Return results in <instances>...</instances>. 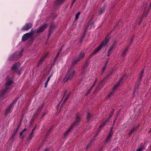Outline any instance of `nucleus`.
Here are the masks:
<instances>
[{
    "label": "nucleus",
    "instance_id": "f257e3e1",
    "mask_svg": "<svg viewBox=\"0 0 151 151\" xmlns=\"http://www.w3.org/2000/svg\"><path fill=\"white\" fill-rule=\"evenodd\" d=\"M6 81L5 84V87L0 92V96L3 98H4V96L6 94L10 91L12 88L10 86L14 83V81L11 80L10 77L9 76H7L6 77Z\"/></svg>",
    "mask_w": 151,
    "mask_h": 151
},
{
    "label": "nucleus",
    "instance_id": "f03ea898",
    "mask_svg": "<svg viewBox=\"0 0 151 151\" xmlns=\"http://www.w3.org/2000/svg\"><path fill=\"white\" fill-rule=\"evenodd\" d=\"M73 69L69 68L68 69L67 73L66 74L65 79V81L68 80H71L75 76L76 72L74 70H73Z\"/></svg>",
    "mask_w": 151,
    "mask_h": 151
},
{
    "label": "nucleus",
    "instance_id": "7ed1b4c3",
    "mask_svg": "<svg viewBox=\"0 0 151 151\" xmlns=\"http://www.w3.org/2000/svg\"><path fill=\"white\" fill-rule=\"evenodd\" d=\"M108 42V39L106 38L105 40L103 41L100 45L98 47H97L93 52L91 54L90 57L94 56L99 51L103 46H105Z\"/></svg>",
    "mask_w": 151,
    "mask_h": 151
},
{
    "label": "nucleus",
    "instance_id": "20e7f679",
    "mask_svg": "<svg viewBox=\"0 0 151 151\" xmlns=\"http://www.w3.org/2000/svg\"><path fill=\"white\" fill-rule=\"evenodd\" d=\"M81 114L79 113H77L75 115V121L72 124L75 126H77L78 125L81 121Z\"/></svg>",
    "mask_w": 151,
    "mask_h": 151
},
{
    "label": "nucleus",
    "instance_id": "39448f33",
    "mask_svg": "<svg viewBox=\"0 0 151 151\" xmlns=\"http://www.w3.org/2000/svg\"><path fill=\"white\" fill-rule=\"evenodd\" d=\"M113 128H112L110 130L109 134L105 141V143L106 144H109L111 142L110 138L111 137L113 134V132L112 131Z\"/></svg>",
    "mask_w": 151,
    "mask_h": 151
},
{
    "label": "nucleus",
    "instance_id": "423d86ee",
    "mask_svg": "<svg viewBox=\"0 0 151 151\" xmlns=\"http://www.w3.org/2000/svg\"><path fill=\"white\" fill-rule=\"evenodd\" d=\"M113 128H112L110 130L109 134L105 141V143L106 144H109L111 142L110 138L111 137L113 134V132L112 131Z\"/></svg>",
    "mask_w": 151,
    "mask_h": 151
},
{
    "label": "nucleus",
    "instance_id": "0eeeda50",
    "mask_svg": "<svg viewBox=\"0 0 151 151\" xmlns=\"http://www.w3.org/2000/svg\"><path fill=\"white\" fill-rule=\"evenodd\" d=\"M32 37V34L31 33H26L22 36V41H25L29 39V38Z\"/></svg>",
    "mask_w": 151,
    "mask_h": 151
},
{
    "label": "nucleus",
    "instance_id": "6e6552de",
    "mask_svg": "<svg viewBox=\"0 0 151 151\" xmlns=\"http://www.w3.org/2000/svg\"><path fill=\"white\" fill-rule=\"evenodd\" d=\"M20 66V63L19 62H17L13 65L11 67V69L14 71L16 72L19 69Z\"/></svg>",
    "mask_w": 151,
    "mask_h": 151
},
{
    "label": "nucleus",
    "instance_id": "1a4fd4ad",
    "mask_svg": "<svg viewBox=\"0 0 151 151\" xmlns=\"http://www.w3.org/2000/svg\"><path fill=\"white\" fill-rule=\"evenodd\" d=\"M32 26V24L31 23H26L25 25L22 27V30L24 31H28L31 29Z\"/></svg>",
    "mask_w": 151,
    "mask_h": 151
},
{
    "label": "nucleus",
    "instance_id": "9d476101",
    "mask_svg": "<svg viewBox=\"0 0 151 151\" xmlns=\"http://www.w3.org/2000/svg\"><path fill=\"white\" fill-rule=\"evenodd\" d=\"M47 26L48 25L47 24H45L41 27H40L39 29L36 30V32L39 33L43 32L45 29L47 28Z\"/></svg>",
    "mask_w": 151,
    "mask_h": 151
},
{
    "label": "nucleus",
    "instance_id": "9b49d317",
    "mask_svg": "<svg viewBox=\"0 0 151 151\" xmlns=\"http://www.w3.org/2000/svg\"><path fill=\"white\" fill-rule=\"evenodd\" d=\"M106 6V4H104L103 6L100 8L98 11V13L99 15H101L105 12Z\"/></svg>",
    "mask_w": 151,
    "mask_h": 151
},
{
    "label": "nucleus",
    "instance_id": "f8f14e48",
    "mask_svg": "<svg viewBox=\"0 0 151 151\" xmlns=\"http://www.w3.org/2000/svg\"><path fill=\"white\" fill-rule=\"evenodd\" d=\"M18 59V57L16 56L15 53L12 56H10L9 58V60L10 61L14 60L16 61Z\"/></svg>",
    "mask_w": 151,
    "mask_h": 151
},
{
    "label": "nucleus",
    "instance_id": "ddd939ff",
    "mask_svg": "<svg viewBox=\"0 0 151 151\" xmlns=\"http://www.w3.org/2000/svg\"><path fill=\"white\" fill-rule=\"evenodd\" d=\"M93 116V114L88 111L87 112L86 120L87 122H88Z\"/></svg>",
    "mask_w": 151,
    "mask_h": 151
},
{
    "label": "nucleus",
    "instance_id": "4468645a",
    "mask_svg": "<svg viewBox=\"0 0 151 151\" xmlns=\"http://www.w3.org/2000/svg\"><path fill=\"white\" fill-rule=\"evenodd\" d=\"M80 61V60L78 58L76 59H75L72 62L70 68L71 69H73L74 67V65H76Z\"/></svg>",
    "mask_w": 151,
    "mask_h": 151
},
{
    "label": "nucleus",
    "instance_id": "2eb2a0df",
    "mask_svg": "<svg viewBox=\"0 0 151 151\" xmlns=\"http://www.w3.org/2000/svg\"><path fill=\"white\" fill-rule=\"evenodd\" d=\"M137 130V128L136 127H135V126H133L130 130V131L129 133V135H130L132 133L134 132H136Z\"/></svg>",
    "mask_w": 151,
    "mask_h": 151
},
{
    "label": "nucleus",
    "instance_id": "dca6fc26",
    "mask_svg": "<svg viewBox=\"0 0 151 151\" xmlns=\"http://www.w3.org/2000/svg\"><path fill=\"white\" fill-rule=\"evenodd\" d=\"M65 0H56L55 4V5H58L59 4H62L65 2Z\"/></svg>",
    "mask_w": 151,
    "mask_h": 151
},
{
    "label": "nucleus",
    "instance_id": "f3484780",
    "mask_svg": "<svg viewBox=\"0 0 151 151\" xmlns=\"http://www.w3.org/2000/svg\"><path fill=\"white\" fill-rule=\"evenodd\" d=\"M23 51V50L22 49L21 51H17L15 52L16 56L18 57V59H19L20 57L22 56V52Z\"/></svg>",
    "mask_w": 151,
    "mask_h": 151
},
{
    "label": "nucleus",
    "instance_id": "a211bd4d",
    "mask_svg": "<svg viewBox=\"0 0 151 151\" xmlns=\"http://www.w3.org/2000/svg\"><path fill=\"white\" fill-rule=\"evenodd\" d=\"M56 28V26L55 25H51L50 27L49 32L52 33L54 29Z\"/></svg>",
    "mask_w": 151,
    "mask_h": 151
},
{
    "label": "nucleus",
    "instance_id": "6ab92c4d",
    "mask_svg": "<svg viewBox=\"0 0 151 151\" xmlns=\"http://www.w3.org/2000/svg\"><path fill=\"white\" fill-rule=\"evenodd\" d=\"M47 54H45L44 56L42 57L40 60L39 61V64H42V63L45 60V59L47 57Z\"/></svg>",
    "mask_w": 151,
    "mask_h": 151
},
{
    "label": "nucleus",
    "instance_id": "aec40b11",
    "mask_svg": "<svg viewBox=\"0 0 151 151\" xmlns=\"http://www.w3.org/2000/svg\"><path fill=\"white\" fill-rule=\"evenodd\" d=\"M113 73V71L112 70L108 73L104 77L103 81L107 79Z\"/></svg>",
    "mask_w": 151,
    "mask_h": 151
},
{
    "label": "nucleus",
    "instance_id": "412c9836",
    "mask_svg": "<svg viewBox=\"0 0 151 151\" xmlns=\"http://www.w3.org/2000/svg\"><path fill=\"white\" fill-rule=\"evenodd\" d=\"M85 56V54L84 53H81L79 56V57L78 58V59H79L80 61L81 60L83 59Z\"/></svg>",
    "mask_w": 151,
    "mask_h": 151
},
{
    "label": "nucleus",
    "instance_id": "4be33fe9",
    "mask_svg": "<svg viewBox=\"0 0 151 151\" xmlns=\"http://www.w3.org/2000/svg\"><path fill=\"white\" fill-rule=\"evenodd\" d=\"M45 105V104L42 103L41 106H40L38 109L37 110V111L39 112V113H40V112L41 110L43 108V107Z\"/></svg>",
    "mask_w": 151,
    "mask_h": 151
},
{
    "label": "nucleus",
    "instance_id": "5701e85b",
    "mask_svg": "<svg viewBox=\"0 0 151 151\" xmlns=\"http://www.w3.org/2000/svg\"><path fill=\"white\" fill-rule=\"evenodd\" d=\"M145 149V147L144 146H143L137 148L136 151H142Z\"/></svg>",
    "mask_w": 151,
    "mask_h": 151
},
{
    "label": "nucleus",
    "instance_id": "b1692460",
    "mask_svg": "<svg viewBox=\"0 0 151 151\" xmlns=\"http://www.w3.org/2000/svg\"><path fill=\"white\" fill-rule=\"evenodd\" d=\"M114 93L115 92L114 91L112 90L111 92L107 96V98L109 99L111 97V96L114 95Z\"/></svg>",
    "mask_w": 151,
    "mask_h": 151
},
{
    "label": "nucleus",
    "instance_id": "393cba45",
    "mask_svg": "<svg viewBox=\"0 0 151 151\" xmlns=\"http://www.w3.org/2000/svg\"><path fill=\"white\" fill-rule=\"evenodd\" d=\"M123 79V77L121 78L120 79L119 82H118L115 85V86H116L117 87H118L119 86L120 84V83H121L122 80Z\"/></svg>",
    "mask_w": 151,
    "mask_h": 151
},
{
    "label": "nucleus",
    "instance_id": "a878e982",
    "mask_svg": "<svg viewBox=\"0 0 151 151\" xmlns=\"http://www.w3.org/2000/svg\"><path fill=\"white\" fill-rule=\"evenodd\" d=\"M81 12H78L76 14L75 19V21H76L79 18V16Z\"/></svg>",
    "mask_w": 151,
    "mask_h": 151
},
{
    "label": "nucleus",
    "instance_id": "bb28decb",
    "mask_svg": "<svg viewBox=\"0 0 151 151\" xmlns=\"http://www.w3.org/2000/svg\"><path fill=\"white\" fill-rule=\"evenodd\" d=\"M33 134L34 133L32 132L29 134L27 137L28 139L29 140L31 139L33 137Z\"/></svg>",
    "mask_w": 151,
    "mask_h": 151
},
{
    "label": "nucleus",
    "instance_id": "cd10ccee",
    "mask_svg": "<svg viewBox=\"0 0 151 151\" xmlns=\"http://www.w3.org/2000/svg\"><path fill=\"white\" fill-rule=\"evenodd\" d=\"M106 124H107V123L105 121L103 122L101 124L99 125V128H101L102 127H104Z\"/></svg>",
    "mask_w": 151,
    "mask_h": 151
},
{
    "label": "nucleus",
    "instance_id": "c85d7f7f",
    "mask_svg": "<svg viewBox=\"0 0 151 151\" xmlns=\"http://www.w3.org/2000/svg\"><path fill=\"white\" fill-rule=\"evenodd\" d=\"M40 113H39L37 111L35 113L33 116V118H34V119H35L37 118L38 115Z\"/></svg>",
    "mask_w": 151,
    "mask_h": 151
},
{
    "label": "nucleus",
    "instance_id": "c756f323",
    "mask_svg": "<svg viewBox=\"0 0 151 151\" xmlns=\"http://www.w3.org/2000/svg\"><path fill=\"white\" fill-rule=\"evenodd\" d=\"M114 45H115V43H114L113 45L111 46L110 47V48L109 49V50L108 51V52L110 53L112 51Z\"/></svg>",
    "mask_w": 151,
    "mask_h": 151
},
{
    "label": "nucleus",
    "instance_id": "7c9ffc66",
    "mask_svg": "<svg viewBox=\"0 0 151 151\" xmlns=\"http://www.w3.org/2000/svg\"><path fill=\"white\" fill-rule=\"evenodd\" d=\"M144 72V70L142 69V71L141 72L140 75L139 77V78H142L143 77V74Z\"/></svg>",
    "mask_w": 151,
    "mask_h": 151
},
{
    "label": "nucleus",
    "instance_id": "2f4dec72",
    "mask_svg": "<svg viewBox=\"0 0 151 151\" xmlns=\"http://www.w3.org/2000/svg\"><path fill=\"white\" fill-rule=\"evenodd\" d=\"M75 126V125L73 124H72L71 126L70 127L68 130H67L69 132L71 131L72 129L73 128V127Z\"/></svg>",
    "mask_w": 151,
    "mask_h": 151
},
{
    "label": "nucleus",
    "instance_id": "473e14b6",
    "mask_svg": "<svg viewBox=\"0 0 151 151\" xmlns=\"http://www.w3.org/2000/svg\"><path fill=\"white\" fill-rule=\"evenodd\" d=\"M147 11L146 12V10L145 9L144 10V11L143 12V14H142V17H145L147 16V13L148 12H147Z\"/></svg>",
    "mask_w": 151,
    "mask_h": 151
},
{
    "label": "nucleus",
    "instance_id": "72a5a7b5",
    "mask_svg": "<svg viewBox=\"0 0 151 151\" xmlns=\"http://www.w3.org/2000/svg\"><path fill=\"white\" fill-rule=\"evenodd\" d=\"M139 84H140L139 83H137H137L135 85V88L134 89L135 91H136V89H137L138 88L139 86Z\"/></svg>",
    "mask_w": 151,
    "mask_h": 151
},
{
    "label": "nucleus",
    "instance_id": "f704fd0d",
    "mask_svg": "<svg viewBox=\"0 0 151 151\" xmlns=\"http://www.w3.org/2000/svg\"><path fill=\"white\" fill-rule=\"evenodd\" d=\"M10 112V110L9 109H8L7 108L6 109V111H5V114L6 115H7V114L9 113Z\"/></svg>",
    "mask_w": 151,
    "mask_h": 151
},
{
    "label": "nucleus",
    "instance_id": "c9c22d12",
    "mask_svg": "<svg viewBox=\"0 0 151 151\" xmlns=\"http://www.w3.org/2000/svg\"><path fill=\"white\" fill-rule=\"evenodd\" d=\"M134 37V35L132 36L131 37V39L130 40V44H132V42L133 41Z\"/></svg>",
    "mask_w": 151,
    "mask_h": 151
},
{
    "label": "nucleus",
    "instance_id": "e433bc0d",
    "mask_svg": "<svg viewBox=\"0 0 151 151\" xmlns=\"http://www.w3.org/2000/svg\"><path fill=\"white\" fill-rule=\"evenodd\" d=\"M114 109H113L112 110V111L111 112L110 114L109 115V116H110L111 117L113 115V114H114Z\"/></svg>",
    "mask_w": 151,
    "mask_h": 151
},
{
    "label": "nucleus",
    "instance_id": "4c0bfd02",
    "mask_svg": "<svg viewBox=\"0 0 151 151\" xmlns=\"http://www.w3.org/2000/svg\"><path fill=\"white\" fill-rule=\"evenodd\" d=\"M23 132H24L22 131L21 132H20L19 134L20 137V138L21 139H22L24 137L22 135Z\"/></svg>",
    "mask_w": 151,
    "mask_h": 151
},
{
    "label": "nucleus",
    "instance_id": "58836bf2",
    "mask_svg": "<svg viewBox=\"0 0 151 151\" xmlns=\"http://www.w3.org/2000/svg\"><path fill=\"white\" fill-rule=\"evenodd\" d=\"M92 144V142H90L87 146L86 147V150H87L89 148V147Z\"/></svg>",
    "mask_w": 151,
    "mask_h": 151
},
{
    "label": "nucleus",
    "instance_id": "ea45409f",
    "mask_svg": "<svg viewBox=\"0 0 151 151\" xmlns=\"http://www.w3.org/2000/svg\"><path fill=\"white\" fill-rule=\"evenodd\" d=\"M127 52L126 50H124L121 54V56L123 57L125 56Z\"/></svg>",
    "mask_w": 151,
    "mask_h": 151
},
{
    "label": "nucleus",
    "instance_id": "a19ab883",
    "mask_svg": "<svg viewBox=\"0 0 151 151\" xmlns=\"http://www.w3.org/2000/svg\"><path fill=\"white\" fill-rule=\"evenodd\" d=\"M89 63L88 62H86L85 64L84 65L83 68H86L88 66Z\"/></svg>",
    "mask_w": 151,
    "mask_h": 151
},
{
    "label": "nucleus",
    "instance_id": "79ce46f5",
    "mask_svg": "<svg viewBox=\"0 0 151 151\" xmlns=\"http://www.w3.org/2000/svg\"><path fill=\"white\" fill-rule=\"evenodd\" d=\"M19 126H20V125H18L17 127V128L16 130L14 132V133H15V134H16V133L18 132V131L19 130Z\"/></svg>",
    "mask_w": 151,
    "mask_h": 151
},
{
    "label": "nucleus",
    "instance_id": "37998d69",
    "mask_svg": "<svg viewBox=\"0 0 151 151\" xmlns=\"http://www.w3.org/2000/svg\"><path fill=\"white\" fill-rule=\"evenodd\" d=\"M69 133V132L68 131H66V132L64 134V137H66L68 134Z\"/></svg>",
    "mask_w": 151,
    "mask_h": 151
},
{
    "label": "nucleus",
    "instance_id": "c03bdc74",
    "mask_svg": "<svg viewBox=\"0 0 151 151\" xmlns=\"http://www.w3.org/2000/svg\"><path fill=\"white\" fill-rule=\"evenodd\" d=\"M118 87H117L116 86L114 85L112 89V91H114V92H115V90Z\"/></svg>",
    "mask_w": 151,
    "mask_h": 151
},
{
    "label": "nucleus",
    "instance_id": "a18cd8bd",
    "mask_svg": "<svg viewBox=\"0 0 151 151\" xmlns=\"http://www.w3.org/2000/svg\"><path fill=\"white\" fill-rule=\"evenodd\" d=\"M92 89V88H91L89 89V90L88 91V92L86 93V96H87L89 93L91 92V91Z\"/></svg>",
    "mask_w": 151,
    "mask_h": 151
},
{
    "label": "nucleus",
    "instance_id": "49530a36",
    "mask_svg": "<svg viewBox=\"0 0 151 151\" xmlns=\"http://www.w3.org/2000/svg\"><path fill=\"white\" fill-rule=\"evenodd\" d=\"M111 117L109 116L106 119L105 121L107 123L109 122V120H110Z\"/></svg>",
    "mask_w": 151,
    "mask_h": 151
},
{
    "label": "nucleus",
    "instance_id": "de8ad7c7",
    "mask_svg": "<svg viewBox=\"0 0 151 151\" xmlns=\"http://www.w3.org/2000/svg\"><path fill=\"white\" fill-rule=\"evenodd\" d=\"M18 99V98H17L16 99H14V101L12 102L13 104H15L17 102V100Z\"/></svg>",
    "mask_w": 151,
    "mask_h": 151
},
{
    "label": "nucleus",
    "instance_id": "09e8293b",
    "mask_svg": "<svg viewBox=\"0 0 151 151\" xmlns=\"http://www.w3.org/2000/svg\"><path fill=\"white\" fill-rule=\"evenodd\" d=\"M106 67H107V65L105 64L104 67L103 68H102V72L103 73L104 72V71H105V70Z\"/></svg>",
    "mask_w": 151,
    "mask_h": 151
},
{
    "label": "nucleus",
    "instance_id": "8fccbe9b",
    "mask_svg": "<svg viewBox=\"0 0 151 151\" xmlns=\"http://www.w3.org/2000/svg\"><path fill=\"white\" fill-rule=\"evenodd\" d=\"M59 56L58 55H57L56 57H55V58L54 59V63H55V61H56L57 59V58H58V57H59Z\"/></svg>",
    "mask_w": 151,
    "mask_h": 151
},
{
    "label": "nucleus",
    "instance_id": "3c124183",
    "mask_svg": "<svg viewBox=\"0 0 151 151\" xmlns=\"http://www.w3.org/2000/svg\"><path fill=\"white\" fill-rule=\"evenodd\" d=\"M68 98L69 97H68V96H66V97L65 98V99H64V100L63 101V103H65L66 102Z\"/></svg>",
    "mask_w": 151,
    "mask_h": 151
},
{
    "label": "nucleus",
    "instance_id": "603ef678",
    "mask_svg": "<svg viewBox=\"0 0 151 151\" xmlns=\"http://www.w3.org/2000/svg\"><path fill=\"white\" fill-rule=\"evenodd\" d=\"M36 126H35V127L32 129V133H34L36 128Z\"/></svg>",
    "mask_w": 151,
    "mask_h": 151
},
{
    "label": "nucleus",
    "instance_id": "864d4df0",
    "mask_svg": "<svg viewBox=\"0 0 151 151\" xmlns=\"http://www.w3.org/2000/svg\"><path fill=\"white\" fill-rule=\"evenodd\" d=\"M35 32H36L35 31H34L32 29L31 30V31L29 33H32V36L33 35V34L34 33H35Z\"/></svg>",
    "mask_w": 151,
    "mask_h": 151
},
{
    "label": "nucleus",
    "instance_id": "5fc2aeb1",
    "mask_svg": "<svg viewBox=\"0 0 151 151\" xmlns=\"http://www.w3.org/2000/svg\"><path fill=\"white\" fill-rule=\"evenodd\" d=\"M48 82H49L48 81H46L45 83V86H44L45 88H46L47 87V85Z\"/></svg>",
    "mask_w": 151,
    "mask_h": 151
},
{
    "label": "nucleus",
    "instance_id": "6e6d98bb",
    "mask_svg": "<svg viewBox=\"0 0 151 151\" xmlns=\"http://www.w3.org/2000/svg\"><path fill=\"white\" fill-rule=\"evenodd\" d=\"M83 37H81V38L80 40V42H79V43H80V44H81L82 43V41L83 40Z\"/></svg>",
    "mask_w": 151,
    "mask_h": 151
},
{
    "label": "nucleus",
    "instance_id": "4d7b16f0",
    "mask_svg": "<svg viewBox=\"0 0 151 151\" xmlns=\"http://www.w3.org/2000/svg\"><path fill=\"white\" fill-rule=\"evenodd\" d=\"M141 79L142 78H139L138 81H137V83H140L141 81Z\"/></svg>",
    "mask_w": 151,
    "mask_h": 151
},
{
    "label": "nucleus",
    "instance_id": "13d9d810",
    "mask_svg": "<svg viewBox=\"0 0 151 151\" xmlns=\"http://www.w3.org/2000/svg\"><path fill=\"white\" fill-rule=\"evenodd\" d=\"M67 93V91H65L64 92L63 96V99H62L61 100H62L63 99V98L65 97V96L66 95V94Z\"/></svg>",
    "mask_w": 151,
    "mask_h": 151
},
{
    "label": "nucleus",
    "instance_id": "bf43d9fd",
    "mask_svg": "<svg viewBox=\"0 0 151 151\" xmlns=\"http://www.w3.org/2000/svg\"><path fill=\"white\" fill-rule=\"evenodd\" d=\"M85 68H83L82 70V73L83 74L85 73Z\"/></svg>",
    "mask_w": 151,
    "mask_h": 151
},
{
    "label": "nucleus",
    "instance_id": "052dcab7",
    "mask_svg": "<svg viewBox=\"0 0 151 151\" xmlns=\"http://www.w3.org/2000/svg\"><path fill=\"white\" fill-rule=\"evenodd\" d=\"M86 31H84V32L82 36V37H83V38H84L86 35Z\"/></svg>",
    "mask_w": 151,
    "mask_h": 151
},
{
    "label": "nucleus",
    "instance_id": "680f3d73",
    "mask_svg": "<svg viewBox=\"0 0 151 151\" xmlns=\"http://www.w3.org/2000/svg\"><path fill=\"white\" fill-rule=\"evenodd\" d=\"M103 147H102L100 148L97 151H101L103 149Z\"/></svg>",
    "mask_w": 151,
    "mask_h": 151
},
{
    "label": "nucleus",
    "instance_id": "e2e57ef3",
    "mask_svg": "<svg viewBox=\"0 0 151 151\" xmlns=\"http://www.w3.org/2000/svg\"><path fill=\"white\" fill-rule=\"evenodd\" d=\"M100 130H101V129H100L99 130V131L97 132V133H96V135H95V136H94V137H97V136H98V134H99V132L100 131Z\"/></svg>",
    "mask_w": 151,
    "mask_h": 151
},
{
    "label": "nucleus",
    "instance_id": "0e129e2a",
    "mask_svg": "<svg viewBox=\"0 0 151 151\" xmlns=\"http://www.w3.org/2000/svg\"><path fill=\"white\" fill-rule=\"evenodd\" d=\"M47 114V113L46 112H44L43 114L42 115V117H43L45 115H46V114Z\"/></svg>",
    "mask_w": 151,
    "mask_h": 151
},
{
    "label": "nucleus",
    "instance_id": "69168bd1",
    "mask_svg": "<svg viewBox=\"0 0 151 151\" xmlns=\"http://www.w3.org/2000/svg\"><path fill=\"white\" fill-rule=\"evenodd\" d=\"M129 46H127L125 49V50H126L127 51L129 49Z\"/></svg>",
    "mask_w": 151,
    "mask_h": 151
},
{
    "label": "nucleus",
    "instance_id": "338daca9",
    "mask_svg": "<svg viewBox=\"0 0 151 151\" xmlns=\"http://www.w3.org/2000/svg\"><path fill=\"white\" fill-rule=\"evenodd\" d=\"M51 34H52V33H51L50 32H49V33H48V36H47L48 38L50 37L51 35Z\"/></svg>",
    "mask_w": 151,
    "mask_h": 151
},
{
    "label": "nucleus",
    "instance_id": "774afa93",
    "mask_svg": "<svg viewBox=\"0 0 151 151\" xmlns=\"http://www.w3.org/2000/svg\"><path fill=\"white\" fill-rule=\"evenodd\" d=\"M13 104L12 102V103H11L9 105V106H11V107H12V106H13Z\"/></svg>",
    "mask_w": 151,
    "mask_h": 151
}]
</instances>
